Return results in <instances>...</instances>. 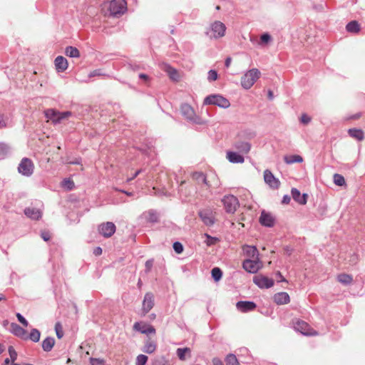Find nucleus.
<instances>
[{
  "label": "nucleus",
  "mask_w": 365,
  "mask_h": 365,
  "mask_svg": "<svg viewBox=\"0 0 365 365\" xmlns=\"http://www.w3.org/2000/svg\"><path fill=\"white\" fill-rule=\"evenodd\" d=\"M257 68L250 69L241 78V85L245 89H250L260 76Z\"/></svg>",
  "instance_id": "f257e3e1"
},
{
  "label": "nucleus",
  "mask_w": 365,
  "mask_h": 365,
  "mask_svg": "<svg viewBox=\"0 0 365 365\" xmlns=\"http://www.w3.org/2000/svg\"><path fill=\"white\" fill-rule=\"evenodd\" d=\"M204 104L215 105L222 108H227L230 106L229 100L218 94L210 95L207 96L204 99Z\"/></svg>",
  "instance_id": "f03ea898"
},
{
  "label": "nucleus",
  "mask_w": 365,
  "mask_h": 365,
  "mask_svg": "<svg viewBox=\"0 0 365 365\" xmlns=\"http://www.w3.org/2000/svg\"><path fill=\"white\" fill-rule=\"evenodd\" d=\"M226 26L220 21H215L210 25V31L206 34L210 38H220L225 36Z\"/></svg>",
  "instance_id": "7ed1b4c3"
},
{
  "label": "nucleus",
  "mask_w": 365,
  "mask_h": 365,
  "mask_svg": "<svg viewBox=\"0 0 365 365\" xmlns=\"http://www.w3.org/2000/svg\"><path fill=\"white\" fill-rule=\"evenodd\" d=\"M34 164L29 158H23L19 164L18 172L23 176L31 177L34 171Z\"/></svg>",
  "instance_id": "20e7f679"
},
{
  "label": "nucleus",
  "mask_w": 365,
  "mask_h": 365,
  "mask_svg": "<svg viewBox=\"0 0 365 365\" xmlns=\"http://www.w3.org/2000/svg\"><path fill=\"white\" fill-rule=\"evenodd\" d=\"M222 202L227 213H234L240 205L238 199L232 195L224 196Z\"/></svg>",
  "instance_id": "39448f33"
},
{
  "label": "nucleus",
  "mask_w": 365,
  "mask_h": 365,
  "mask_svg": "<svg viewBox=\"0 0 365 365\" xmlns=\"http://www.w3.org/2000/svg\"><path fill=\"white\" fill-rule=\"evenodd\" d=\"M127 3L125 0H113L109 4V11L113 16L123 14L126 11Z\"/></svg>",
  "instance_id": "423d86ee"
},
{
  "label": "nucleus",
  "mask_w": 365,
  "mask_h": 365,
  "mask_svg": "<svg viewBox=\"0 0 365 365\" xmlns=\"http://www.w3.org/2000/svg\"><path fill=\"white\" fill-rule=\"evenodd\" d=\"M198 215L206 226L211 227L215 224V215L211 209L201 210L198 212Z\"/></svg>",
  "instance_id": "0eeeda50"
},
{
  "label": "nucleus",
  "mask_w": 365,
  "mask_h": 365,
  "mask_svg": "<svg viewBox=\"0 0 365 365\" xmlns=\"http://www.w3.org/2000/svg\"><path fill=\"white\" fill-rule=\"evenodd\" d=\"M253 282L260 289H269L274 285V280L262 274L253 277Z\"/></svg>",
  "instance_id": "6e6552de"
},
{
  "label": "nucleus",
  "mask_w": 365,
  "mask_h": 365,
  "mask_svg": "<svg viewBox=\"0 0 365 365\" xmlns=\"http://www.w3.org/2000/svg\"><path fill=\"white\" fill-rule=\"evenodd\" d=\"M116 227L112 222H107L98 225V232L106 238L111 237L115 232Z\"/></svg>",
  "instance_id": "1a4fd4ad"
},
{
  "label": "nucleus",
  "mask_w": 365,
  "mask_h": 365,
  "mask_svg": "<svg viewBox=\"0 0 365 365\" xmlns=\"http://www.w3.org/2000/svg\"><path fill=\"white\" fill-rule=\"evenodd\" d=\"M133 329L134 331H138L141 334L147 335L155 334L156 331L153 326L143 322H135Z\"/></svg>",
  "instance_id": "9d476101"
},
{
  "label": "nucleus",
  "mask_w": 365,
  "mask_h": 365,
  "mask_svg": "<svg viewBox=\"0 0 365 365\" xmlns=\"http://www.w3.org/2000/svg\"><path fill=\"white\" fill-rule=\"evenodd\" d=\"M154 295L152 292H147L144 296L142 304V314L145 316L154 307Z\"/></svg>",
  "instance_id": "9b49d317"
},
{
  "label": "nucleus",
  "mask_w": 365,
  "mask_h": 365,
  "mask_svg": "<svg viewBox=\"0 0 365 365\" xmlns=\"http://www.w3.org/2000/svg\"><path fill=\"white\" fill-rule=\"evenodd\" d=\"M264 180L272 188L278 189L280 186V181L269 170H265L264 172Z\"/></svg>",
  "instance_id": "f8f14e48"
},
{
  "label": "nucleus",
  "mask_w": 365,
  "mask_h": 365,
  "mask_svg": "<svg viewBox=\"0 0 365 365\" xmlns=\"http://www.w3.org/2000/svg\"><path fill=\"white\" fill-rule=\"evenodd\" d=\"M294 329L296 331L302 333L303 335L311 336L316 334L315 331H312V329L310 328L309 325L302 320H298L294 324Z\"/></svg>",
  "instance_id": "ddd939ff"
},
{
  "label": "nucleus",
  "mask_w": 365,
  "mask_h": 365,
  "mask_svg": "<svg viewBox=\"0 0 365 365\" xmlns=\"http://www.w3.org/2000/svg\"><path fill=\"white\" fill-rule=\"evenodd\" d=\"M180 111L182 116L187 120L195 122L196 115L194 109L191 106L187 103L182 104L180 106Z\"/></svg>",
  "instance_id": "4468645a"
},
{
  "label": "nucleus",
  "mask_w": 365,
  "mask_h": 365,
  "mask_svg": "<svg viewBox=\"0 0 365 365\" xmlns=\"http://www.w3.org/2000/svg\"><path fill=\"white\" fill-rule=\"evenodd\" d=\"M275 219L269 212L262 211L259 217V222L262 226L272 227L274 225Z\"/></svg>",
  "instance_id": "2eb2a0df"
},
{
  "label": "nucleus",
  "mask_w": 365,
  "mask_h": 365,
  "mask_svg": "<svg viewBox=\"0 0 365 365\" xmlns=\"http://www.w3.org/2000/svg\"><path fill=\"white\" fill-rule=\"evenodd\" d=\"M257 305L251 301H240L236 304L237 309L241 312L246 313L254 310Z\"/></svg>",
  "instance_id": "dca6fc26"
},
{
  "label": "nucleus",
  "mask_w": 365,
  "mask_h": 365,
  "mask_svg": "<svg viewBox=\"0 0 365 365\" xmlns=\"http://www.w3.org/2000/svg\"><path fill=\"white\" fill-rule=\"evenodd\" d=\"M242 267L250 273H257L260 267L259 262L255 260L246 259L242 263Z\"/></svg>",
  "instance_id": "f3484780"
},
{
  "label": "nucleus",
  "mask_w": 365,
  "mask_h": 365,
  "mask_svg": "<svg viewBox=\"0 0 365 365\" xmlns=\"http://www.w3.org/2000/svg\"><path fill=\"white\" fill-rule=\"evenodd\" d=\"M291 194L293 200L299 204L305 205L307 203L308 197L307 194L304 193L301 195L300 191L295 187L292 188Z\"/></svg>",
  "instance_id": "a211bd4d"
},
{
  "label": "nucleus",
  "mask_w": 365,
  "mask_h": 365,
  "mask_svg": "<svg viewBox=\"0 0 365 365\" xmlns=\"http://www.w3.org/2000/svg\"><path fill=\"white\" fill-rule=\"evenodd\" d=\"M26 330L16 323L11 324V332L16 336L24 340L26 338Z\"/></svg>",
  "instance_id": "6ab92c4d"
},
{
  "label": "nucleus",
  "mask_w": 365,
  "mask_h": 365,
  "mask_svg": "<svg viewBox=\"0 0 365 365\" xmlns=\"http://www.w3.org/2000/svg\"><path fill=\"white\" fill-rule=\"evenodd\" d=\"M274 302L279 305L288 304L290 301L289 294L287 292H278L273 297Z\"/></svg>",
  "instance_id": "aec40b11"
},
{
  "label": "nucleus",
  "mask_w": 365,
  "mask_h": 365,
  "mask_svg": "<svg viewBox=\"0 0 365 365\" xmlns=\"http://www.w3.org/2000/svg\"><path fill=\"white\" fill-rule=\"evenodd\" d=\"M54 63L56 68L58 72H63L68 68V61L63 56H57L54 61Z\"/></svg>",
  "instance_id": "412c9836"
},
{
  "label": "nucleus",
  "mask_w": 365,
  "mask_h": 365,
  "mask_svg": "<svg viewBox=\"0 0 365 365\" xmlns=\"http://www.w3.org/2000/svg\"><path fill=\"white\" fill-rule=\"evenodd\" d=\"M24 214L28 217L32 219V220H38L41 217V211L35 207H26L24 210Z\"/></svg>",
  "instance_id": "4be33fe9"
},
{
  "label": "nucleus",
  "mask_w": 365,
  "mask_h": 365,
  "mask_svg": "<svg viewBox=\"0 0 365 365\" xmlns=\"http://www.w3.org/2000/svg\"><path fill=\"white\" fill-rule=\"evenodd\" d=\"M227 158L232 163H242L245 161V158L242 155L233 151H228L227 153Z\"/></svg>",
  "instance_id": "5701e85b"
},
{
  "label": "nucleus",
  "mask_w": 365,
  "mask_h": 365,
  "mask_svg": "<svg viewBox=\"0 0 365 365\" xmlns=\"http://www.w3.org/2000/svg\"><path fill=\"white\" fill-rule=\"evenodd\" d=\"M348 134L350 137L357 140L358 141H361L364 139V133L359 128H349L348 130Z\"/></svg>",
  "instance_id": "b1692460"
},
{
  "label": "nucleus",
  "mask_w": 365,
  "mask_h": 365,
  "mask_svg": "<svg viewBox=\"0 0 365 365\" xmlns=\"http://www.w3.org/2000/svg\"><path fill=\"white\" fill-rule=\"evenodd\" d=\"M156 343L150 338L145 340L142 351L147 354H153L156 350Z\"/></svg>",
  "instance_id": "393cba45"
},
{
  "label": "nucleus",
  "mask_w": 365,
  "mask_h": 365,
  "mask_svg": "<svg viewBox=\"0 0 365 365\" xmlns=\"http://www.w3.org/2000/svg\"><path fill=\"white\" fill-rule=\"evenodd\" d=\"M235 148L240 153H248L251 149V144L247 141H238L235 144Z\"/></svg>",
  "instance_id": "a878e982"
},
{
  "label": "nucleus",
  "mask_w": 365,
  "mask_h": 365,
  "mask_svg": "<svg viewBox=\"0 0 365 365\" xmlns=\"http://www.w3.org/2000/svg\"><path fill=\"white\" fill-rule=\"evenodd\" d=\"M54 344L55 339L51 336H48L42 341V349L44 351L48 352L51 351Z\"/></svg>",
  "instance_id": "bb28decb"
},
{
  "label": "nucleus",
  "mask_w": 365,
  "mask_h": 365,
  "mask_svg": "<svg viewBox=\"0 0 365 365\" xmlns=\"http://www.w3.org/2000/svg\"><path fill=\"white\" fill-rule=\"evenodd\" d=\"M41 332L37 329H32L29 334L26 333L24 340H31L33 342H38L40 340Z\"/></svg>",
  "instance_id": "cd10ccee"
},
{
  "label": "nucleus",
  "mask_w": 365,
  "mask_h": 365,
  "mask_svg": "<svg viewBox=\"0 0 365 365\" xmlns=\"http://www.w3.org/2000/svg\"><path fill=\"white\" fill-rule=\"evenodd\" d=\"M192 178L197 182V183H203L207 187H210L205 175L202 172H195L192 175Z\"/></svg>",
  "instance_id": "c85d7f7f"
},
{
  "label": "nucleus",
  "mask_w": 365,
  "mask_h": 365,
  "mask_svg": "<svg viewBox=\"0 0 365 365\" xmlns=\"http://www.w3.org/2000/svg\"><path fill=\"white\" fill-rule=\"evenodd\" d=\"M165 71H166V73L168 74L169 77L175 81H178V79H179V74H178V72L176 69H175L174 68L171 67L170 65H165Z\"/></svg>",
  "instance_id": "c756f323"
},
{
  "label": "nucleus",
  "mask_w": 365,
  "mask_h": 365,
  "mask_svg": "<svg viewBox=\"0 0 365 365\" xmlns=\"http://www.w3.org/2000/svg\"><path fill=\"white\" fill-rule=\"evenodd\" d=\"M346 29L349 33L356 34L360 30V26L356 21H351L346 24Z\"/></svg>",
  "instance_id": "7c9ffc66"
},
{
  "label": "nucleus",
  "mask_w": 365,
  "mask_h": 365,
  "mask_svg": "<svg viewBox=\"0 0 365 365\" xmlns=\"http://www.w3.org/2000/svg\"><path fill=\"white\" fill-rule=\"evenodd\" d=\"M190 353L191 350L188 347L178 348L176 351L177 356L181 361H185L186 359V354H188L189 356H190Z\"/></svg>",
  "instance_id": "2f4dec72"
},
{
  "label": "nucleus",
  "mask_w": 365,
  "mask_h": 365,
  "mask_svg": "<svg viewBox=\"0 0 365 365\" xmlns=\"http://www.w3.org/2000/svg\"><path fill=\"white\" fill-rule=\"evenodd\" d=\"M65 53L67 56L71 58H78L80 52L78 49L73 46H67L65 49Z\"/></svg>",
  "instance_id": "473e14b6"
},
{
  "label": "nucleus",
  "mask_w": 365,
  "mask_h": 365,
  "mask_svg": "<svg viewBox=\"0 0 365 365\" xmlns=\"http://www.w3.org/2000/svg\"><path fill=\"white\" fill-rule=\"evenodd\" d=\"M284 160L287 164H292L294 163H302L303 158L299 155H286Z\"/></svg>",
  "instance_id": "72a5a7b5"
},
{
  "label": "nucleus",
  "mask_w": 365,
  "mask_h": 365,
  "mask_svg": "<svg viewBox=\"0 0 365 365\" xmlns=\"http://www.w3.org/2000/svg\"><path fill=\"white\" fill-rule=\"evenodd\" d=\"M44 113L46 118L51 120L54 124H56V119L58 118V111L54 109H47L45 110Z\"/></svg>",
  "instance_id": "f704fd0d"
},
{
  "label": "nucleus",
  "mask_w": 365,
  "mask_h": 365,
  "mask_svg": "<svg viewBox=\"0 0 365 365\" xmlns=\"http://www.w3.org/2000/svg\"><path fill=\"white\" fill-rule=\"evenodd\" d=\"M10 146L3 142H0V158H6L10 153Z\"/></svg>",
  "instance_id": "c9c22d12"
},
{
  "label": "nucleus",
  "mask_w": 365,
  "mask_h": 365,
  "mask_svg": "<svg viewBox=\"0 0 365 365\" xmlns=\"http://www.w3.org/2000/svg\"><path fill=\"white\" fill-rule=\"evenodd\" d=\"M152 365H172L171 362L165 359V357L163 356H156L152 363Z\"/></svg>",
  "instance_id": "e433bc0d"
},
{
  "label": "nucleus",
  "mask_w": 365,
  "mask_h": 365,
  "mask_svg": "<svg viewBox=\"0 0 365 365\" xmlns=\"http://www.w3.org/2000/svg\"><path fill=\"white\" fill-rule=\"evenodd\" d=\"M337 279L343 284H349L352 282V277L346 274H340L337 276Z\"/></svg>",
  "instance_id": "4c0bfd02"
},
{
  "label": "nucleus",
  "mask_w": 365,
  "mask_h": 365,
  "mask_svg": "<svg viewBox=\"0 0 365 365\" xmlns=\"http://www.w3.org/2000/svg\"><path fill=\"white\" fill-rule=\"evenodd\" d=\"M211 275L215 282H218L222 277V271L219 267H214L211 270Z\"/></svg>",
  "instance_id": "58836bf2"
},
{
  "label": "nucleus",
  "mask_w": 365,
  "mask_h": 365,
  "mask_svg": "<svg viewBox=\"0 0 365 365\" xmlns=\"http://www.w3.org/2000/svg\"><path fill=\"white\" fill-rule=\"evenodd\" d=\"M225 361L226 365H238L239 364V362H238V360H237L236 356L233 354H229L228 355H227Z\"/></svg>",
  "instance_id": "ea45409f"
},
{
  "label": "nucleus",
  "mask_w": 365,
  "mask_h": 365,
  "mask_svg": "<svg viewBox=\"0 0 365 365\" xmlns=\"http://www.w3.org/2000/svg\"><path fill=\"white\" fill-rule=\"evenodd\" d=\"M333 180L335 185L338 186H343L346 184L344 178L338 173H335L333 176Z\"/></svg>",
  "instance_id": "a19ab883"
},
{
  "label": "nucleus",
  "mask_w": 365,
  "mask_h": 365,
  "mask_svg": "<svg viewBox=\"0 0 365 365\" xmlns=\"http://www.w3.org/2000/svg\"><path fill=\"white\" fill-rule=\"evenodd\" d=\"M148 221L150 222H158V215L157 212L154 210H150L148 212Z\"/></svg>",
  "instance_id": "79ce46f5"
},
{
  "label": "nucleus",
  "mask_w": 365,
  "mask_h": 365,
  "mask_svg": "<svg viewBox=\"0 0 365 365\" xmlns=\"http://www.w3.org/2000/svg\"><path fill=\"white\" fill-rule=\"evenodd\" d=\"M72 115L71 111L59 112L58 118L56 119V123H60L63 120L70 117Z\"/></svg>",
  "instance_id": "37998d69"
},
{
  "label": "nucleus",
  "mask_w": 365,
  "mask_h": 365,
  "mask_svg": "<svg viewBox=\"0 0 365 365\" xmlns=\"http://www.w3.org/2000/svg\"><path fill=\"white\" fill-rule=\"evenodd\" d=\"M205 236L207 238L205 243L207 246L214 245L219 241V239L217 237H212L208 234H205Z\"/></svg>",
  "instance_id": "c03bdc74"
},
{
  "label": "nucleus",
  "mask_w": 365,
  "mask_h": 365,
  "mask_svg": "<svg viewBox=\"0 0 365 365\" xmlns=\"http://www.w3.org/2000/svg\"><path fill=\"white\" fill-rule=\"evenodd\" d=\"M148 356L144 354H140L137 356L135 365H145L148 361Z\"/></svg>",
  "instance_id": "a18cd8bd"
},
{
  "label": "nucleus",
  "mask_w": 365,
  "mask_h": 365,
  "mask_svg": "<svg viewBox=\"0 0 365 365\" xmlns=\"http://www.w3.org/2000/svg\"><path fill=\"white\" fill-rule=\"evenodd\" d=\"M63 187H66L68 190H71L74 187V182L70 179H64L62 182Z\"/></svg>",
  "instance_id": "49530a36"
},
{
  "label": "nucleus",
  "mask_w": 365,
  "mask_h": 365,
  "mask_svg": "<svg viewBox=\"0 0 365 365\" xmlns=\"http://www.w3.org/2000/svg\"><path fill=\"white\" fill-rule=\"evenodd\" d=\"M246 252L250 257H255V256H257L259 254L257 249L254 246H248Z\"/></svg>",
  "instance_id": "de8ad7c7"
},
{
  "label": "nucleus",
  "mask_w": 365,
  "mask_h": 365,
  "mask_svg": "<svg viewBox=\"0 0 365 365\" xmlns=\"http://www.w3.org/2000/svg\"><path fill=\"white\" fill-rule=\"evenodd\" d=\"M173 247L177 254H180L183 252V246L180 242H175Z\"/></svg>",
  "instance_id": "09e8293b"
},
{
  "label": "nucleus",
  "mask_w": 365,
  "mask_h": 365,
  "mask_svg": "<svg viewBox=\"0 0 365 365\" xmlns=\"http://www.w3.org/2000/svg\"><path fill=\"white\" fill-rule=\"evenodd\" d=\"M8 351L11 358V360L14 362L17 359V352L12 346H9Z\"/></svg>",
  "instance_id": "8fccbe9b"
},
{
  "label": "nucleus",
  "mask_w": 365,
  "mask_h": 365,
  "mask_svg": "<svg viewBox=\"0 0 365 365\" xmlns=\"http://www.w3.org/2000/svg\"><path fill=\"white\" fill-rule=\"evenodd\" d=\"M272 37L268 33H264L260 36L261 43H267L271 41Z\"/></svg>",
  "instance_id": "3c124183"
},
{
  "label": "nucleus",
  "mask_w": 365,
  "mask_h": 365,
  "mask_svg": "<svg viewBox=\"0 0 365 365\" xmlns=\"http://www.w3.org/2000/svg\"><path fill=\"white\" fill-rule=\"evenodd\" d=\"M16 318L18 319V321L22 324L24 325V327H28L29 325V322L28 321L25 319V317L20 313H16Z\"/></svg>",
  "instance_id": "603ef678"
},
{
  "label": "nucleus",
  "mask_w": 365,
  "mask_h": 365,
  "mask_svg": "<svg viewBox=\"0 0 365 365\" xmlns=\"http://www.w3.org/2000/svg\"><path fill=\"white\" fill-rule=\"evenodd\" d=\"M55 331H56L57 337L58 339H61L63 336V332L62 330V327L59 323H56V324L55 326Z\"/></svg>",
  "instance_id": "864d4df0"
},
{
  "label": "nucleus",
  "mask_w": 365,
  "mask_h": 365,
  "mask_svg": "<svg viewBox=\"0 0 365 365\" xmlns=\"http://www.w3.org/2000/svg\"><path fill=\"white\" fill-rule=\"evenodd\" d=\"M217 78V73L215 70H210L208 72L207 79L210 81H215Z\"/></svg>",
  "instance_id": "5fc2aeb1"
},
{
  "label": "nucleus",
  "mask_w": 365,
  "mask_h": 365,
  "mask_svg": "<svg viewBox=\"0 0 365 365\" xmlns=\"http://www.w3.org/2000/svg\"><path fill=\"white\" fill-rule=\"evenodd\" d=\"M106 76L104 73H103L101 69H96L91 72L89 73L88 77L92 78L95 76Z\"/></svg>",
  "instance_id": "6e6d98bb"
},
{
  "label": "nucleus",
  "mask_w": 365,
  "mask_h": 365,
  "mask_svg": "<svg viewBox=\"0 0 365 365\" xmlns=\"http://www.w3.org/2000/svg\"><path fill=\"white\" fill-rule=\"evenodd\" d=\"M8 118L4 115H0V128L6 127Z\"/></svg>",
  "instance_id": "4d7b16f0"
},
{
  "label": "nucleus",
  "mask_w": 365,
  "mask_h": 365,
  "mask_svg": "<svg viewBox=\"0 0 365 365\" xmlns=\"http://www.w3.org/2000/svg\"><path fill=\"white\" fill-rule=\"evenodd\" d=\"M300 120L303 124H308L311 121V118L307 114H303L301 116Z\"/></svg>",
  "instance_id": "13d9d810"
},
{
  "label": "nucleus",
  "mask_w": 365,
  "mask_h": 365,
  "mask_svg": "<svg viewBox=\"0 0 365 365\" xmlns=\"http://www.w3.org/2000/svg\"><path fill=\"white\" fill-rule=\"evenodd\" d=\"M153 265V259H148L145 262V267L147 272H150Z\"/></svg>",
  "instance_id": "bf43d9fd"
},
{
  "label": "nucleus",
  "mask_w": 365,
  "mask_h": 365,
  "mask_svg": "<svg viewBox=\"0 0 365 365\" xmlns=\"http://www.w3.org/2000/svg\"><path fill=\"white\" fill-rule=\"evenodd\" d=\"M90 365H104V362L103 360L98 359H91Z\"/></svg>",
  "instance_id": "052dcab7"
},
{
  "label": "nucleus",
  "mask_w": 365,
  "mask_h": 365,
  "mask_svg": "<svg viewBox=\"0 0 365 365\" xmlns=\"http://www.w3.org/2000/svg\"><path fill=\"white\" fill-rule=\"evenodd\" d=\"M291 197L288 195H284L282 200V203L284 205H287L290 202Z\"/></svg>",
  "instance_id": "680f3d73"
},
{
  "label": "nucleus",
  "mask_w": 365,
  "mask_h": 365,
  "mask_svg": "<svg viewBox=\"0 0 365 365\" xmlns=\"http://www.w3.org/2000/svg\"><path fill=\"white\" fill-rule=\"evenodd\" d=\"M41 236L42 239L46 242L48 241L51 238L50 234L48 232H42Z\"/></svg>",
  "instance_id": "e2e57ef3"
},
{
  "label": "nucleus",
  "mask_w": 365,
  "mask_h": 365,
  "mask_svg": "<svg viewBox=\"0 0 365 365\" xmlns=\"http://www.w3.org/2000/svg\"><path fill=\"white\" fill-rule=\"evenodd\" d=\"M212 364L213 365H224L222 360H220L219 358H213L212 359Z\"/></svg>",
  "instance_id": "0e129e2a"
},
{
  "label": "nucleus",
  "mask_w": 365,
  "mask_h": 365,
  "mask_svg": "<svg viewBox=\"0 0 365 365\" xmlns=\"http://www.w3.org/2000/svg\"><path fill=\"white\" fill-rule=\"evenodd\" d=\"M276 276L279 279V282H287L286 279L282 276L279 271L277 272Z\"/></svg>",
  "instance_id": "69168bd1"
},
{
  "label": "nucleus",
  "mask_w": 365,
  "mask_h": 365,
  "mask_svg": "<svg viewBox=\"0 0 365 365\" xmlns=\"http://www.w3.org/2000/svg\"><path fill=\"white\" fill-rule=\"evenodd\" d=\"M142 172V170L140 169L138 170H137L134 174L130 178H128L127 181L128 182H130L131 180H133V179H135L140 173Z\"/></svg>",
  "instance_id": "338daca9"
},
{
  "label": "nucleus",
  "mask_w": 365,
  "mask_h": 365,
  "mask_svg": "<svg viewBox=\"0 0 365 365\" xmlns=\"http://www.w3.org/2000/svg\"><path fill=\"white\" fill-rule=\"evenodd\" d=\"M93 254L96 256L102 254V249L100 247H97L94 249Z\"/></svg>",
  "instance_id": "774afa93"
}]
</instances>
